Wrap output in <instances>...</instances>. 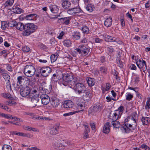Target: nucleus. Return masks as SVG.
<instances>
[{
    "label": "nucleus",
    "instance_id": "2",
    "mask_svg": "<svg viewBox=\"0 0 150 150\" xmlns=\"http://www.w3.org/2000/svg\"><path fill=\"white\" fill-rule=\"evenodd\" d=\"M89 47L86 45L81 44L75 48L74 52L80 54L81 56L87 55L90 52Z\"/></svg>",
    "mask_w": 150,
    "mask_h": 150
},
{
    "label": "nucleus",
    "instance_id": "60",
    "mask_svg": "<svg viewBox=\"0 0 150 150\" xmlns=\"http://www.w3.org/2000/svg\"><path fill=\"white\" fill-rule=\"evenodd\" d=\"M55 145L57 147H59L62 146V144L59 141H57L55 143Z\"/></svg>",
    "mask_w": 150,
    "mask_h": 150
},
{
    "label": "nucleus",
    "instance_id": "17",
    "mask_svg": "<svg viewBox=\"0 0 150 150\" xmlns=\"http://www.w3.org/2000/svg\"><path fill=\"white\" fill-rule=\"evenodd\" d=\"M120 116L119 114V112L115 110L113 112H111L110 114V118L113 121L116 120Z\"/></svg>",
    "mask_w": 150,
    "mask_h": 150
},
{
    "label": "nucleus",
    "instance_id": "8",
    "mask_svg": "<svg viewBox=\"0 0 150 150\" xmlns=\"http://www.w3.org/2000/svg\"><path fill=\"white\" fill-rule=\"evenodd\" d=\"M30 89L29 87L22 88L20 90V94L23 97H28L29 95L32 94V93H30Z\"/></svg>",
    "mask_w": 150,
    "mask_h": 150
},
{
    "label": "nucleus",
    "instance_id": "62",
    "mask_svg": "<svg viewBox=\"0 0 150 150\" xmlns=\"http://www.w3.org/2000/svg\"><path fill=\"white\" fill-rule=\"evenodd\" d=\"M39 91L41 93H44L45 92V88L42 86H40L39 88Z\"/></svg>",
    "mask_w": 150,
    "mask_h": 150
},
{
    "label": "nucleus",
    "instance_id": "50",
    "mask_svg": "<svg viewBox=\"0 0 150 150\" xmlns=\"http://www.w3.org/2000/svg\"><path fill=\"white\" fill-rule=\"evenodd\" d=\"M133 97V96L130 93H127L126 96V99L127 100H131Z\"/></svg>",
    "mask_w": 150,
    "mask_h": 150
},
{
    "label": "nucleus",
    "instance_id": "27",
    "mask_svg": "<svg viewBox=\"0 0 150 150\" xmlns=\"http://www.w3.org/2000/svg\"><path fill=\"white\" fill-rule=\"evenodd\" d=\"M112 18L109 17L105 20L104 22V25L107 27H110L112 24Z\"/></svg>",
    "mask_w": 150,
    "mask_h": 150
},
{
    "label": "nucleus",
    "instance_id": "64",
    "mask_svg": "<svg viewBox=\"0 0 150 150\" xmlns=\"http://www.w3.org/2000/svg\"><path fill=\"white\" fill-rule=\"evenodd\" d=\"M134 57V60L136 62V64L142 60L140 59V58L138 56H135Z\"/></svg>",
    "mask_w": 150,
    "mask_h": 150
},
{
    "label": "nucleus",
    "instance_id": "42",
    "mask_svg": "<svg viewBox=\"0 0 150 150\" xmlns=\"http://www.w3.org/2000/svg\"><path fill=\"white\" fill-rule=\"evenodd\" d=\"M58 55L57 54H53L51 55L50 57L51 61L52 62H55L57 59Z\"/></svg>",
    "mask_w": 150,
    "mask_h": 150
},
{
    "label": "nucleus",
    "instance_id": "35",
    "mask_svg": "<svg viewBox=\"0 0 150 150\" xmlns=\"http://www.w3.org/2000/svg\"><path fill=\"white\" fill-rule=\"evenodd\" d=\"M7 72L6 71V70L5 72H3L1 74L3 76V77L6 81L10 80V76L7 73Z\"/></svg>",
    "mask_w": 150,
    "mask_h": 150
},
{
    "label": "nucleus",
    "instance_id": "49",
    "mask_svg": "<svg viewBox=\"0 0 150 150\" xmlns=\"http://www.w3.org/2000/svg\"><path fill=\"white\" fill-rule=\"evenodd\" d=\"M8 27V23H7L5 22L1 23V28L2 29L5 30Z\"/></svg>",
    "mask_w": 150,
    "mask_h": 150
},
{
    "label": "nucleus",
    "instance_id": "24",
    "mask_svg": "<svg viewBox=\"0 0 150 150\" xmlns=\"http://www.w3.org/2000/svg\"><path fill=\"white\" fill-rule=\"evenodd\" d=\"M81 33L78 31H76L72 33V36L74 39L78 40L80 38Z\"/></svg>",
    "mask_w": 150,
    "mask_h": 150
},
{
    "label": "nucleus",
    "instance_id": "28",
    "mask_svg": "<svg viewBox=\"0 0 150 150\" xmlns=\"http://www.w3.org/2000/svg\"><path fill=\"white\" fill-rule=\"evenodd\" d=\"M59 129V127L54 126L51 128L50 130V134L52 135H55L58 133V129Z\"/></svg>",
    "mask_w": 150,
    "mask_h": 150
},
{
    "label": "nucleus",
    "instance_id": "23",
    "mask_svg": "<svg viewBox=\"0 0 150 150\" xmlns=\"http://www.w3.org/2000/svg\"><path fill=\"white\" fill-rule=\"evenodd\" d=\"M85 93V95L83 98L86 100H88L92 97V94L90 91L86 90Z\"/></svg>",
    "mask_w": 150,
    "mask_h": 150
},
{
    "label": "nucleus",
    "instance_id": "55",
    "mask_svg": "<svg viewBox=\"0 0 150 150\" xmlns=\"http://www.w3.org/2000/svg\"><path fill=\"white\" fill-rule=\"evenodd\" d=\"M22 50L24 52H28L30 50V48L27 46H24L23 47Z\"/></svg>",
    "mask_w": 150,
    "mask_h": 150
},
{
    "label": "nucleus",
    "instance_id": "37",
    "mask_svg": "<svg viewBox=\"0 0 150 150\" xmlns=\"http://www.w3.org/2000/svg\"><path fill=\"white\" fill-rule=\"evenodd\" d=\"M63 43L64 45L67 47H70L72 44L70 40L69 39L64 40Z\"/></svg>",
    "mask_w": 150,
    "mask_h": 150
},
{
    "label": "nucleus",
    "instance_id": "10",
    "mask_svg": "<svg viewBox=\"0 0 150 150\" xmlns=\"http://www.w3.org/2000/svg\"><path fill=\"white\" fill-rule=\"evenodd\" d=\"M83 103L79 102L76 103L75 105L76 111L75 113L80 112V111H83L84 110L85 105Z\"/></svg>",
    "mask_w": 150,
    "mask_h": 150
},
{
    "label": "nucleus",
    "instance_id": "48",
    "mask_svg": "<svg viewBox=\"0 0 150 150\" xmlns=\"http://www.w3.org/2000/svg\"><path fill=\"white\" fill-rule=\"evenodd\" d=\"M25 28L26 29V30L24 31L22 33V34L23 35L25 36H28L31 34V32H30L29 30H28L27 28Z\"/></svg>",
    "mask_w": 150,
    "mask_h": 150
},
{
    "label": "nucleus",
    "instance_id": "61",
    "mask_svg": "<svg viewBox=\"0 0 150 150\" xmlns=\"http://www.w3.org/2000/svg\"><path fill=\"white\" fill-rule=\"evenodd\" d=\"M64 32L62 31L61 33L59 34L58 36H57V38L59 39H62V37L64 35Z\"/></svg>",
    "mask_w": 150,
    "mask_h": 150
},
{
    "label": "nucleus",
    "instance_id": "14",
    "mask_svg": "<svg viewBox=\"0 0 150 150\" xmlns=\"http://www.w3.org/2000/svg\"><path fill=\"white\" fill-rule=\"evenodd\" d=\"M63 105L64 108L67 109H70L73 108L74 106V103L71 100H68L65 101Z\"/></svg>",
    "mask_w": 150,
    "mask_h": 150
},
{
    "label": "nucleus",
    "instance_id": "58",
    "mask_svg": "<svg viewBox=\"0 0 150 150\" xmlns=\"http://www.w3.org/2000/svg\"><path fill=\"white\" fill-rule=\"evenodd\" d=\"M107 50L109 52L112 53L114 52V50L112 46H109L107 48Z\"/></svg>",
    "mask_w": 150,
    "mask_h": 150
},
{
    "label": "nucleus",
    "instance_id": "11",
    "mask_svg": "<svg viewBox=\"0 0 150 150\" xmlns=\"http://www.w3.org/2000/svg\"><path fill=\"white\" fill-rule=\"evenodd\" d=\"M42 103L44 105H47L48 104L50 100L49 96L43 94L40 96Z\"/></svg>",
    "mask_w": 150,
    "mask_h": 150
},
{
    "label": "nucleus",
    "instance_id": "7",
    "mask_svg": "<svg viewBox=\"0 0 150 150\" xmlns=\"http://www.w3.org/2000/svg\"><path fill=\"white\" fill-rule=\"evenodd\" d=\"M37 16V15L35 13H31L23 17V15H21L20 16V19L21 20L25 19L28 21L34 20Z\"/></svg>",
    "mask_w": 150,
    "mask_h": 150
},
{
    "label": "nucleus",
    "instance_id": "31",
    "mask_svg": "<svg viewBox=\"0 0 150 150\" xmlns=\"http://www.w3.org/2000/svg\"><path fill=\"white\" fill-rule=\"evenodd\" d=\"M16 28L21 31L25 29L24 24L21 23H18L16 25Z\"/></svg>",
    "mask_w": 150,
    "mask_h": 150
},
{
    "label": "nucleus",
    "instance_id": "20",
    "mask_svg": "<svg viewBox=\"0 0 150 150\" xmlns=\"http://www.w3.org/2000/svg\"><path fill=\"white\" fill-rule=\"evenodd\" d=\"M50 102L53 107L57 108L59 105L60 101L59 99L55 98H52Z\"/></svg>",
    "mask_w": 150,
    "mask_h": 150
},
{
    "label": "nucleus",
    "instance_id": "56",
    "mask_svg": "<svg viewBox=\"0 0 150 150\" xmlns=\"http://www.w3.org/2000/svg\"><path fill=\"white\" fill-rule=\"evenodd\" d=\"M75 112H74V111L71 112H69L64 113L63 115L64 117L68 116L74 114H75Z\"/></svg>",
    "mask_w": 150,
    "mask_h": 150
},
{
    "label": "nucleus",
    "instance_id": "47",
    "mask_svg": "<svg viewBox=\"0 0 150 150\" xmlns=\"http://www.w3.org/2000/svg\"><path fill=\"white\" fill-rule=\"evenodd\" d=\"M16 22L15 21H10L8 23V27H13L15 26H16Z\"/></svg>",
    "mask_w": 150,
    "mask_h": 150
},
{
    "label": "nucleus",
    "instance_id": "22",
    "mask_svg": "<svg viewBox=\"0 0 150 150\" xmlns=\"http://www.w3.org/2000/svg\"><path fill=\"white\" fill-rule=\"evenodd\" d=\"M103 38L105 40L108 42H113L114 41H117V39H114L113 37L110 36L109 35H105L103 36Z\"/></svg>",
    "mask_w": 150,
    "mask_h": 150
},
{
    "label": "nucleus",
    "instance_id": "43",
    "mask_svg": "<svg viewBox=\"0 0 150 150\" xmlns=\"http://www.w3.org/2000/svg\"><path fill=\"white\" fill-rule=\"evenodd\" d=\"M6 104L9 105H13L16 104V102L13 100H10L6 102Z\"/></svg>",
    "mask_w": 150,
    "mask_h": 150
},
{
    "label": "nucleus",
    "instance_id": "53",
    "mask_svg": "<svg viewBox=\"0 0 150 150\" xmlns=\"http://www.w3.org/2000/svg\"><path fill=\"white\" fill-rule=\"evenodd\" d=\"M124 110L123 107L121 106L117 110H116V111H118L119 112V114L120 116L123 113V111Z\"/></svg>",
    "mask_w": 150,
    "mask_h": 150
},
{
    "label": "nucleus",
    "instance_id": "26",
    "mask_svg": "<svg viewBox=\"0 0 150 150\" xmlns=\"http://www.w3.org/2000/svg\"><path fill=\"white\" fill-rule=\"evenodd\" d=\"M86 81L90 86H92L94 85L95 83V80L93 78L87 77L86 78Z\"/></svg>",
    "mask_w": 150,
    "mask_h": 150
},
{
    "label": "nucleus",
    "instance_id": "44",
    "mask_svg": "<svg viewBox=\"0 0 150 150\" xmlns=\"http://www.w3.org/2000/svg\"><path fill=\"white\" fill-rule=\"evenodd\" d=\"M100 71L103 75L107 73V69L104 67H102L100 68Z\"/></svg>",
    "mask_w": 150,
    "mask_h": 150
},
{
    "label": "nucleus",
    "instance_id": "32",
    "mask_svg": "<svg viewBox=\"0 0 150 150\" xmlns=\"http://www.w3.org/2000/svg\"><path fill=\"white\" fill-rule=\"evenodd\" d=\"M14 0H7L4 4L5 7H9L11 6L14 3Z\"/></svg>",
    "mask_w": 150,
    "mask_h": 150
},
{
    "label": "nucleus",
    "instance_id": "29",
    "mask_svg": "<svg viewBox=\"0 0 150 150\" xmlns=\"http://www.w3.org/2000/svg\"><path fill=\"white\" fill-rule=\"evenodd\" d=\"M50 8L51 12L53 13H56L59 11V8L55 5H51L50 6Z\"/></svg>",
    "mask_w": 150,
    "mask_h": 150
},
{
    "label": "nucleus",
    "instance_id": "57",
    "mask_svg": "<svg viewBox=\"0 0 150 150\" xmlns=\"http://www.w3.org/2000/svg\"><path fill=\"white\" fill-rule=\"evenodd\" d=\"M1 95L3 97L6 98H9L10 96V94L6 93H2L1 94Z\"/></svg>",
    "mask_w": 150,
    "mask_h": 150
},
{
    "label": "nucleus",
    "instance_id": "36",
    "mask_svg": "<svg viewBox=\"0 0 150 150\" xmlns=\"http://www.w3.org/2000/svg\"><path fill=\"white\" fill-rule=\"evenodd\" d=\"M112 124L114 128H119L120 126V123L116 120H112Z\"/></svg>",
    "mask_w": 150,
    "mask_h": 150
},
{
    "label": "nucleus",
    "instance_id": "30",
    "mask_svg": "<svg viewBox=\"0 0 150 150\" xmlns=\"http://www.w3.org/2000/svg\"><path fill=\"white\" fill-rule=\"evenodd\" d=\"M141 120L143 125H147L150 122V118L146 117H143Z\"/></svg>",
    "mask_w": 150,
    "mask_h": 150
},
{
    "label": "nucleus",
    "instance_id": "12",
    "mask_svg": "<svg viewBox=\"0 0 150 150\" xmlns=\"http://www.w3.org/2000/svg\"><path fill=\"white\" fill-rule=\"evenodd\" d=\"M25 27L31 33H33L37 29V27L36 25L33 23H29L25 25Z\"/></svg>",
    "mask_w": 150,
    "mask_h": 150
},
{
    "label": "nucleus",
    "instance_id": "51",
    "mask_svg": "<svg viewBox=\"0 0 150 150\" xmlns=\"http://www.w3.org/2000/svg\"><path fill=\"white\" fill-rule=\"evenodd\" d=\"M6 65V69L9 71H12L13 69L11 66L8 64H1V65Z\"/></svg>",
    "mask_w": 150,
    "mask_h": 150
},
{
    "label": "nucleus",
    "instance_id": "34",
    "mask_svg": "<svg viewBox=\"0 0 150 150\" xmlns=\"http://www.w3.org/2000/svg\"><path fill=\"white\" fill-rule=\"evenodd\" d=\"M117 63L119 67L120 68H122L123 66L122 62L120 59V54H118L116 58Z\"/></svg>",
    "mask_w": 150,
    "mask_h": 150
},
{
    "label": "nucleus",
    "instance_id": "9",
    "mask_svg": "<svg viewBox=\"0 0 150 150\" xmlns=\"http://www.w3.org/2000/svg\"><path fill=\"white\" fill-rule=\"evenodd\" d=\"M51 71V69L49 67H42L40 70L41 74L42 76L45 77L48 76Z\"/></svg>",
    "mask_w": 150,
    "mask_h": 150
},
{
    "label": "nucleus",
    "instance_id": "54",
    "mask_svg": "<svg viewBox=\"0 0 150 150\" xmlns=\"http://www.w3.org/2000/svg\"><path fill=\"white\" fill-rule=\"evenodd\" d=\"M59 16H57V15L49 16L48 15V17L51 20L54 21L58 18V17Z\"/></svg>",
    "mask_w": 150,
    "mask_h": 150
},
{
    "label": "nucleus",
    "instance_id": "52",
    "mask_svg": "<svg viewBox=\"0 0 150 150\" xmlns=\"http://www.w3.org/2000/svg\"><path fill=\"white\" fill-rule=\"evenodd\" d=\"M25 114L27 115H28L29 116V117L30 118H31L32 119H37V117H35L34 114L33 113H32L29 112H27L25 113Z\"/></svg>",
    "mask_w": 150,
    "mask_h": 150
},
{
    "label": "nucleus",
    "instance_id": "13",
    "mask_svg": "<svg viewBox=\"0 0 150 150\" xmlns=\"http://www.w3.org/2000/svg\"><path fill=\"white\" fill-rule=\"evenodd\" d=\"M136 64L139 69H142L143 70H146V62L143 59H142L137 63Z\"/></svg>",
    "mask_w": 150,
    "mask_h": 150
},
{
    "label": "nucleus",
    "instance_id": "39",
    "mask_svg": "<svg viewBox=\"0 0 150 150\" xmlns=\"http://www.w3.org/2000/svg\"><path fill=\"white\" fill-rule=\"evenodd\" d=\"M13 11L16 13H23V11L22 9L18 7H15L13 8Z\"/></svg>",
    "mask_w": 150,
    "mask_h": 150
},
{
    "label": "nucleus",
    "instance_id": "63",
    "mask_svg": "<svg viewBox=\"0 0 150 150\" xmlns=\"http://www.w3.org/2000/svg\"><path fill=\"white\" fill-rule=\"evenodd\" d=\"M23 129H25V130L29 131H31L32 129V127L29 126H24L23 127Z\"/></svg>",
    "mask_w": 150,
    "mask_h": 150
},
{
    "label": "nucleus",
    "instance_id": "45",
    "mask_svg": "<svg viewBox=\"0 0 150 150\" xmlns=\"http://www.w3.org/2000/svg\"><path fill=\"white\" fill-rule=\"evenodd\" d=\"M2 150H12L11 146L8 145L4 144L3 145Z\"/></svg>",
    "mask_w": 150,
    "mask_h": 150
},
{
    "label": "nucleus",
    "instance_id": "25",
    "mask_svg": "<svg viewBox=\"0 0 150 150\" xmlns=\"http://www.w3.org/2000/svg\"><path fill=\"white\" fill-rule=\"evenodd\" d=\"M71 18L69 17L61 18L59 20L64 24L68 25L69 24Z\"/></svg>",
    "mask_w": 150,
    "mask_h": 150
},
{
    "label": "nucleus",
    "instance_id": "40",
    "mask_svg": "<svg viewBox=\"0 0 150 150\" xmlns=\"http://www.w3.org/2000/svg\"><path fill=\"white\" fill-rule=\"evenodd\" d=\"M86 9L89 12H92L94 9V6L92 4H88L86 8Z\"/></svg>",
    "mask_w": 150,
    "mask_h": 150
},
{
    "label": "nucleus",
    "instance_id": "33",
    "mask_svg": "<svg viewBox=\"0 0 150 150\" xmlns=\"http://www.w3.org/2000/svg\"><path fill=\"white\" fill-rule=\"evenodd\" d=\"M25 76H19L17 78V85H21L23 81L25 80Z\"/></svg>",
    "mask_w": 150,
    "mask_h": 150
},
{
    "label": "nucleus",
    "instance_id": "15",
    "mask_svg": "<svg viewBox=\"0 0 150 150\" xmlns=\"http://www.w3.org/2000/svg\"><path fill=\"white\" fill-rule=\"evenodd\" d=\"M81 10L79 8H74L68 10L67 13L70 15L74 14L81 12Z\"/></svg>",
    "mask_w": 150,
    "mask_h": 150
},
{
    "label": "nucleus",
    "instance_id": "4",
    "mask_svg": "<svg viewBox=\"0 0 150 150\" xmlns=\"http://www.w3.org/2000/svg\"><path fill=\"white\" fill-rule=\"evenodd\" d=\"M32 94L28 96L30 98H31V105L32 107H35L37 105V103L39 100V91L36 90H33L32 91Z\"/></svg>",
    "mask_w": 150,
    "mask_h": 150
},
{
    "label": "nucleus",
    "instance_id": "16",
    "mask_svg": "<svg viewBox=\"0 0 150 150\" xmlns=\"http://www.w3.org/2000/svg\"><path fill=\"white\" fill-rule=\"evenodd\" d=\"M61 5L63 9H67L70 7L71 3L69 0H62Z\"/></svg>",
    "mask_w": 150,
    "mask_h": 150
},
{
    "label": "nucleus",
    "instance_id": "59",
    "mask_svg": "<svg viewBox=\"0 0 150 150\" xmlns=\"http://www.w3.org/2000/svg\"><path fill=\"white\" fill-rule=\"evenodd\" d=\"M50 43L52 45H54L56 43V41L54 38H52L50 40Z\"/></svg>",
    "mask_w": 150,
    "mask_h": 150
},
{
    "label": "nucleus",
    "instance_id": "18",
    "mask_svg": "<svg viewBox=\"0 0 150 150\" xmlns=\"http://www.w3.org/2000/svg\"><path fill=\"white\" fill-rule=\"evenodd\" d=\"M110 124L109 122H106L104 125L103 132V133L105 134H108L110 130Z\"/></svg>",
    "mask_w": 150,
    "mask_h": 150
},
{
    "label": "nucleus",
    "instance_id": "1",
    "mask_svg": "<svg viewBox=\"0 0 150 150\" xmlns=\"http://www.w3.org/2000/svg\"><path fill=\"white\" fill-rule=\"evenodd\" d=\"M133 119L128 117L125 119V125H122L121 127L122 130L126 133L133 132L137 126L136 121Z\"/></svg>",
    "mask_w": 150,
    "mask_h": 150
},
{
    "label": "nucleus",
    "instance_id": "41",
    "mask_svg": "<svg viewBox=\"0 0 150 150\" xmlns=\"http://www.w3.org/2000/svg\"><path fill=\"white\" fill-rule=\"evenodd\" d=\"M81 30L83 33L86 34L88 33L89 31L88 28L85 25H83L82 27Z\"/></svg>",
    "mask_w": 150,
    "mask_h": 150
},
{
    "label": "nucleus",
    "instance_id": "5",
    "mask_svg": "<svg viewBox=\"0 0 150 150\" xmlns=\"http://www.w3.org/2000/svg\"><path fill=\"white\" fill-rule=\"evenodd\" d=\"M62 76V84L64 86L68 85V83L70 82H75L74 81V77L72 74L66 72L63 74Z\"/></svg>",
    "mask_w": 150,
    "mask_h": 150
},
{
    "label": "nucleus",
    "instance_id": "21",
    "mask_svg": "<svg viewBox=\"0 0 150 150\" xmlns=\"http://www.w3.org/2000/svg\"><path fill=\"white\" fill-rule=\"evenodd\" d=\"M11 133L13 134L25 137L28 138H30L31 137L30 134L28 133H24L15 131H13Z\"/></svg>",
    "mask_w": 150,
    "mask_h": 150
},
{
    "label": "nucleus",
    "instance_id": "46",
    "mask_svg": "<svg viewBox=\"0 0 150 150\" xmlns=\"http://www.w3.org/2000/svg\"><path fill=\"white\" fill-rule=\"evenodd\" d=\"M128 117L133 118V120L136 121L138 117V115L136 112H134L132 113L131 116Z\"/></svg>",
    "mask_w": 150,
    "mask_h": 150
},
{
    "label": "nucleus",
    "instance_id": "19",
    "mask_svg": "<svg viewBox=\"0 0 150 150\" xmlns=\"http://www.w3.org/2000/svg\"><path fill=\"white\" fill-rule=\"evenodd\" d=\"M103 108V105L99 103L96 104L92 108V111L98 112L100 111Z\"/></svg>",
    "mask_w": 150,
    "mask_h": 150
},
{
    "label": "nucleus",
    "instance_id": "38",
    "mask_svg": "<svg viewBox=\"0 0 150 150\" xmlns=\"http://www.w3.org/2000/svg\"><path fill=\"white\" fill-rule=\"evenodd\" d=\"M110 88V84L106 83L105 87H102V89L103 93H105L106 91H108Z\"/></svg>",
    "mask_w": 150,
    "mask_h": 150
},
{
    "label": "nucleus",
    "instance_id": "3",
    "mask_svg": "<svg viewBox=\"0 0 150 150\" xmlns=\"http://www.w3.org/2000/svg\"><path fill=\"white\" fill-rule=\"evenodd\" d=\"M36 69L33 66L31 65H26L23 69L24 75L28 77H31L35 74Z\"/></svg>",
    "mask_w": 150,
    "mask_h": 150
},
{
    "label": "nucleus",
    "instance_id": "6",
    "mask_svg": "<svg viewBox=\"0 0 150 150\" xmlns=\"http://www.w3.org/2000/svg\"><path fill=\"white\" fill-rule=\"evenodd\" d=\"M86 89L85 86L83 83H77L74 86V90L76 93L79 94L84 93Z\"/></svg>",
    "mask_w": 150,
    "mask_h": 150
}]
</instances>
